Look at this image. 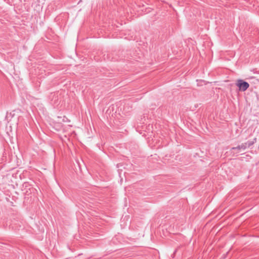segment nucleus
Listing matches in <instances>:
<instances>
[{"label": "nucleus", "instance_id": "1", "mask_svg": "<svg viewBox=\"0 0 259 259\" xmlns=\"http://www.w3.org/2000/svg\"><path fill=\"white\" fill-rule=\"evenodd\" d=\"M236 85L238 87L239 90L241 92H245L249 87V84L241 79L237 80Z\"/></svg>", "mask_w": 259, "mask_h": 259}, {"label": "nucleus", "instance_id": "2", "mask_svg": "<svg viewBox=\"0 0 259 259\" xmlns=\"http://www.w3.org/2000/svg\"><path fill=\"white\" fill-rule=\"evenodd\" d=\"M246 148H247L246 147L245 143H243L241 145H238L237 147H232L231 149L234 150H241V149H242L243 150H245Z\"/></svg>", "mask_w": 259, "mask_h": 259}, {"label": "nucleus", "instance_id": "3", "mask_svg": "<svg viewBox=\"0 0 259 259\" xmlns=\"http://www.w3.org/2000/svg\"><path fill=\"white\" fill-rule=\"evenodd\" d=\"M256 138H254L252 140H248L247 142H245L246 148H249L250 146H252L254 143L256 142Z\"/></svg>", "mask_w": 259, "mask_h": 259}]
</instances>
